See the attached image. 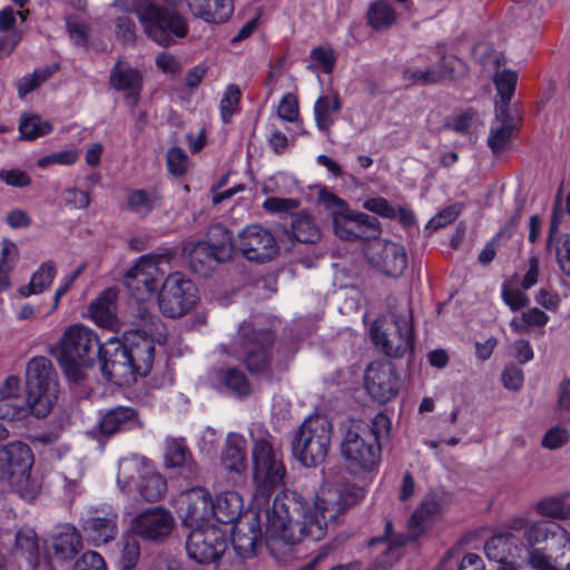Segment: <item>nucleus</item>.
Wrapping results in <instances>:
<instances>
[{
  "label": "nucleus",
  "mask_w": 570,
  "mask_h": 570,
  "mask_svg": "<svg viewBox=\"0 0 570 570\" xmlns=\"http://www.w3.org/2000/svg\"><path fill=\"white\" fill-rule=\"evenodd\" d=\"M136 13L147 35L161 46H170L173 36L184 38L187 35L185 19L173 10L147 3L137 8Z\"/></svg>",
  "instance_id": "9"
},
{
  "label": "nucleus",
  "mask_w": 570,
  "mask_h": 570,
  "mask_svg": "<svg viewBox=\"0 0 570 570\" xmlns=\"http://www.w3.org/2000/svg\"><path fill=\"white\" fill-rule=\"evenodd\" d=\"M73 570H106V564L99 553L88 551L76 561Z\"/></svg>",
  "instance_id": "63"
},
{
  "label": "nucleus",
  "mask_w": 570,
  "mask_h": 570,
  "mask_svg": "<svg viewBox=\"0 0 570 570\" xmlns=\"http://www.w3.org/2000/svg\"><path fill=\"white\" fill-rule=\"evenodd\" d=\"M82 548V539L79 531L72 525L63 527L62 531L55 538L53 550L61 559L75 557Z\"/></svg>",
  "instance_id": "42"
},
{
  "label": "nucleus",
  "mask_w": 570,
  "mask_h": 570,
  "mask_svg": "<svg viewBox=\"0 0 570 570\" xmlns=\"http://www.w3.org/2000/svg\"><path fill=\"white\" fill-rule=\"evenodd\" d=\"M448 503V495L443 490L431 491L413 512L409 520V531L415 540L426 528L430 519L440 513Z\"/></svg>",
  "instance_id": "25"
},
{
  "label": "nucleus",
  "mask_w": 570,
  "mask_h": 570,
  "mask_svg": "<svg viewBox=\"0 0 570 570\" xmlns=\"http://www.w3.org/2000/svg\"><path fill=\"white\" fill-rule=\"evenodd\" d=\"M242 92L235 85H229L219 104L222 120L227 124L230 121L233 115L238 111Z\"/></svg>",
  "instance_id": "53"
},
{
  "label": "nucleus",
  "mask_w": 570,
  "mask_h": 570,
  "mask_svg": "<svg viewBox=\"0 0 570 570\" xmlns=\"http://www.w3.org/2000/svg\"><path fill=\"white\" fill-rule=\"evenodd\" d=\"M159 308L168 317H179L196 303V288L181 273L169 274L158 295Z\"/></svg>",
  "instance_id": "10"
},
{
  "label": "nucleus",
  "mask_w": 570,
  "mask_h": 570,
  "mask_svg": "<svg viewBox=\"0 0 570 570\" xmlns=\"http://www.w3.org/2000/svg\"><path fill=\"white\" fill-rule=\"evenodd\" d=\"M518 539L510 532L492 535L484 544V553L489 560L498 566H513L509 559L518 552Z\"/></svg>",
  "instance_id": "35"
},
{
  "label": "nucleus",
  "mask_w": 570,
  "mask_h": 570,
  "mask_svg": "<svg viewBox=\"0 0 570 570\" xmlns=\"http://www.w3.org/2000/svg\"><path fill=\"white\" fill-rule=\"evenodd\" d=\"M517 80V73L510 70H503L494 75L493 81L501 98L497 106H504L505 110H509V104L513 96Z\"/></svg>",
  "instance_id": "50"
},
{
  "label": "nucleus",
  "mask_w": 570,
  "mask_h": 570,
  "mask_svg": "<svg viewBox=\"0 0 570 570\" xmlns=\"http://www.w3.org/2000/svg\"><path fill=\"white\" fill-rule=\"evenodd\" d=\"M502 299L513 312L527 307L530 303L523 292L518 288H510L507 284L502 286Z\"/></svg>",
  "instance_id": "59"
},
{
  "label": "nucleus",
  "mask_w": 570,
  "mask_h": 570,
  "mask_svg": "<svg viewBox=\"0 0 570 570\" xmlns=\"http://www.w3.org/2000/svg\"><path fill=\"white\" fill-rule=\"evenodd\" d=\"M434 68L441 69L442 80L445 78L455 79L465 73L464 62L455 56L442 57Z\"/></svg>",
  "instance_id": "55"
},
{
  "label": "nucleus",
  "mask_w": 570,
  "mask_h": 570,
  "mask_svg": "<svg viewBox=\"0 0 570 570\" xmlns=\"http://www.w3.org/2000/svg\"><path fill=\"white\" fill-rule=\"evenodd\" d=\"M159 318L154 315L145 302L131 306L130 328L121 327L124 335H154L159 326Z\"/></svg>",
  "instance_id": "38"
},
{
  "label": "nucleus",
  "mask_w": 570,
  "mask_h": 570,
  "mask_svg": "<svg viewBox=\"0 0 570 570\" xmlns=\"http://www.w3.org/2000/svg\"><path fill=\"white\" fill-rule=\"evenodd\" d=\"M425 56L410 60L403 69V79L412 86L434 85L442 80L441 69L428 66Z\"/></svg>",
  "instance_id": "36"
},
{
  "label": "nucleus",
  "mask_w": 570,
  "mask_h": 570,
  "mask_svg": "<svg viewBox=\"0 0 570 570\" xmlns=\"http://www.w3.org/2000/svg\"><path fill=\"white\" fill-rule=\"evenodd\" d=\"M178 512L185 527L200 528L212 517V497L202 487H195L181 493Z\"/></svg>",
  "instance_id": "20"
},
{
  "label": "nucleus",
  "mask_w": 570,
  "mask_h": 570,
  "mask_svg": "<svg viewBox=\"0 0 570 570\" xmlns=\"http://www.w3.org/2000/svg\"><path fill=\"white\" fill-rule=\"evenodd\" d=\"M117 297L118 293L115 288H107L90 303L88 311L90 317L97 325L119 333L121 332V327L125 326L120 324L116 315Z\"/></svg>",
  "instance_id": "24"
},
{
  "label": "nucleus",
  "mask_w": 570,
  "mask_h": 570,
  "mask_svg": "<svg viewBox=\"0 0 570 570\" xmlns=\"http://www.w3.org/2000/svg\"><path fill=\"white\" fill-rule=\"evenodd\" d=\"M27 393L31 400V414L47 416L58 397L57 375L47 357H33L26 368Z\"/></svg>",
  "instance_id": "5"
},
{
  "label": "nucleus",
  "mask_w": 570,
  "mask_h": 570,
  "mask_svg": "<svg viewBox=\"0 0 570 570\" xmlns=\"http://www.w3.org/2000/svg\"><path fill=\"white\" fill-rule=\"evenodd\" d=\"M81 521L82 531L95 546L112 541L118 533V513L112 509L95 510Z\"/></svg>",
  "instance_id": "22"
},
{
  "label": "nucleus",
  "mask_w": 570,
  "mask_h": 570,
  "mask_svg": "<svg viewBox=\"0 0 570 570\" xmlns=\"http://www.w3.org/2000/svg\"><path fill=\"white\" fill-rule=\"evenodd\" d=\"M171 254L142 256L125 275V285L137 298L144 301L157 289L164 272L159 268L160 262H169Z\"/></svg>",
  "instance_id": "12"
},
{
  "label": "nucleus",
  "mask_w": 570,
  "mask_h": 570,
  "mask_svg": "<svg viewBox=\"0 0 570 570\" xmlns=\"http://www.w3.org/2000/svg\"><path fill=\"white\" fill-rule=\"evenodd\" d=\"M164 460L167 469L180 468L189 473L195 472V464L184 439H167Z\"/></svg>",
  "instance_id": "39"
},
{
  "label": "nucleus",
  "mask_w": 570,
  "mask_h": 570,
  "mask_svg": "<svg viewBox=\"0 0 570 570\" xmlns=\"http://www.w3.org/2000/svg\"><path fill=\"white\" fill-rule=\"evenodd\" d=\"M277 115L281 119L294 122L298 117V102L293 94H286L277 107Z\"/></svg>",
  "instance_id": "60"
},
{
  "label": "nucleus",
  "mask_w": 570,
  "mask_h": 570,
  "mask_svg": "<svg viewBox=\"0 0 570 570\" xmlns=\"http://www.w3.org/2000/svg\"><path fill=\"white\" fill-rule=\"evenodd\" d=\"M207 245L215 249L220 259L229 261L234 245L228 229L220 223L213 224L207 232Z\"/></svg>",
  "instance_id": "45"
},
{
  "label": "nucleus",
  "mask_w": 570,
  "mask_h": 570,
  "mask_svg": "<svg viewBox=\"0 0 570 570\" xmlns=\"http://www.w3.org/2000/svg\"><path fill=\"white\" fill-rule=\"evenodd\" d=\"M340 451L347 470L360 473L376 466L381 446L376 444L373 435H365L360 425L352 424L343 435Z\"/></svg>",
  "instance_id": "8"
},
{
  "label": "nucleus",
  "mask_w": 570,
  "mask_h": 570,
  "mask_svg": "<svg viewBox=\"0 0 570 570\" xmlns=\"http://www.w3.org/2000/svg\"><path fill=\"white\" fill-rule=\"evenodd\" d=\"M396 18V12L390 0H374L370 3L366 12L367 23L375 31L390 29Z\"/></svg>",
  "instance_id": "40"
},
{
  "label": "nucleus",
  "mask_w": 570,
  "mask_h": 570,
  "mask_svg": "<svg viewBox=\"0 0 570 570\" xmlns=\"http://www.w3.org/2000/svg\"><path fill=\"white\" fill-rule=\"evenodd\" d=\"M78 157L79 153L77 149H66L39 158L37 165L40 168H46L53 164L69 166L76 163Z\"/></svg>",
  "instance_id": "56"
},
{
  "label": "nucleus",
  "mask_w": 570,
  "mask_h": 570,
  "mask_svg": "<svg viewBox=\"0 0 570 570\" xmlns=\"http://www.w3.org/2000/svg\"><path fill=\"white\" fill-rule=\"evenodd\" d=\"M561 552L554 557L547 554L540 549H532L528 554V563L534 570H570V535L561 529L558 539Z\"/></svg>",
  "instance_id": "26"
},
{
  "label": "nucleus",
  "mask_w": 570,
  "mask_h": 570,
  "mask_svg": "<svg viewBox=\"0 0 570 570\" xmlns=\"http://www.w3.org/2000/svg\"><path fill=\"white\" fill-rule=\"evenodd\" d=\"M110 85L118 91L126 92L127 99L136 104L141 89V76L138 70L125 62H117L110 70Z\"/></svg>",
  "instance_id": "29"
},
{
  "label": "nucleus",
  "mask_w": 570,
  "mask_h": 570,
  "mask_svg": "<svg viewBox=\"0 0 570 570\" xmlns=\"http://www.w3.org/2000/svg\"><path fill=\"white\" fill-rule=\"evenodd\" d=\"M371 337L387 356L402 357L414 344L410 316L390 313L377 318L372 325Z\"/></svg>",
  "instance_id": "6"
},
{
  "label": "nucleus",
  "mask_w": 570,
  "mask_h": 570,
  "mask_svg": "<svg viewBox=\"0 0 570 570\" xmlns=\"http://www.w3.org/2000/svg\"><path fill=\"white\" fill-rule=\"evenodd\" d=\"M557 261L562 273L570 277V235L564 234L559 239Z\"/></svg>",
  "instance_id": "64"
},
{
  "label": "nucleus",
  "mask_w": 570,
  "mask_h": 570,
  "mask_svg": "<svg viewBox=\"0 0 570 570\" xmlns=\"http://www.w3.org/2000/svg\"><path fill=\"white\" fill-rule=\"evenodd\" d=\"M57 66H48L36 69L32 73L23 76L17 82L18 97L23 99L28 94L35 91L41 83L47 81L56 71Z\"/></svg>",
  "instance_id": "48"
},
{
  "label": "nucleus",
  "mask_w": 570,
  "mask_h": 570,
  "mask_svg": "<svg viewBox=\"0 0 570 570\" xmlns=\"http://www.w3.org/2000/svg\"><path fill=\"white\" fill-rule=\"evenodd\" d=\"M219 382L238 397L248 396L250 393V384L246 375L236 367L222 371Z\"/></svg>",
  "instance_id": "49"
},
{
  "label": "nucleus",
  "mask_w": 570,
  "mask_h": 570,
  "mask_svg": "<svg viewBox=\"0 0 570 570\" xmlns=\"http://www.w3.org/2000/svg\"><path fill=\"white\" fill-rule=\"evenodd\" d=\"M66 26L73 43L80 47H86L89 38L88 26L83 21L73 17L67 18Z\"/></svg>",
  "instance_id": "58"
},
{
  "label": "nucleus",
  "mask_w": 570,
  "mask_h": 570,
  "mask_svg": "<svg viewBox=\"0 0 570 570\" xmlns=\"http://www.w3.org/2000/svg\"><path fill=\"white\" fill-rule=\"evenodd\" d=\"M237 246L243 256L252 262H268L278 252L274 235L262 225H249L239 232Z\"/></svg>",
  "instance_id": "16"
},
{
  "label": "nucleus",
  "mask_w": 570,
  "mask_h": 570,
  "mask_svg": "<svg viewBox=\"0 0 570 570\" xmlns=\"http://www.w3.org/2000/svg\"><path fill=\"white\" fill-rule=\"evenodd\" d=\"M31 413V400L21 393L20 381L9 376L0 387V419L7 421L22 420Z\"/></svg>",
  "instance_id": "21"
},
{
  "label": "nucleus",
  "mask_w": 570,
  "mask_h": 570,
  "mask_svg": "<svg viewBox=\"0 0 570 570\" xmlns=\"http://www.w3.org/2000/svg\"><path fill=\"white\" fill-rule=\"evenodd\" d=\"M128 209L138 216L146 217L154 209L160 207V198L156 193L136 189L127 197Z\"/></svg>",
  "instance_id": "46"
},
{
  "label": "nucleus",
  "mask_w": 570,
  "mask_h": 570,
  "mask_svg": "<svg viewBox=\"0 0 570 570\" xmlns=\"http://www.w3.org/2000/svg\"><path fill=\"white\" fill-rule=\"evenodd\" d=\"M21 139L35 140L52 131V125L38 115H23L19 121Z\"/></svg>",
  "instance_id": "47"
},
{
  "label": "nucleus",
  "mask_w": 570,
  "mask_h": 570,
  "mask_svg": "<svg viewBox=\"0 0 570 570\" xmlns=\"http://www.w3.org/2000/svg\"><path fill=\"white\" fill-rule=\"evenodd\" d=\"M226 262V259H220L215 249L205 242L194 244L189 250L190 269L203 277L209 276L219 264Z\"/></svg>",
  "instance_id": "37"
},
{
  "label": "nucleus",
  "mask_w": 570,
  "mask_h": 570,
  "mask_svg": "<svg viewBox=\"0 0 570 570\" xmlns=\"http://www.w3.org/2000/svg\"><path fill=\"white\" fill-rule=\"evenodd\" d=\"M331 434L332 424L326 416H308L294 435L293 455L306 468L321 464L327 455Z\"/></svg>",
  "instance_id": "4"
},
{
  "label": "nucleus",
  "mask_w": 570,
  "mask_h": 570,
  "mask_svg": "<svg viewBox=\"0 0 570 570\" xmlns=\"http://www.w3.org/2000/svg\"><path fill=\"white\" fill-rule=\"evenodd\" d=\"M137 426H140L138 413L130 406L120 405L112 407L99 421V431L106 436H111Z\"/></svg>",
  "instance_id": "28"
},
{
  "label": "nucleus",
  "mask_w": 570,
  "mask_h": 570,
  "mask_svg": "<svg viewBox=\"0 0 570 570\" xmlns=\"http://www.w3.org/2000/svg\"><path fill=\"white\" fill-rule=\"evenodd\" d=\"M191 13L210 23H224L234 12L233 0H186Z\"/></svg>",
  "instance_id": "30"
},
{
  "label": "nucleus",
  "mask_w": 570,
  "mask_h": 570,
  "mask_svg": "<svg viewBox=\"0 0 570 570\" xmlns=\"http://www.w3.org/2000/svg\"><path fill=\"white\" fill-rule=\"evenodd\" d=\"M239 335L245 348L246 368L253 374L265 372L269 365L268 350L273 344L272 333L266 330L256 331L252 324L244 323L239 327Z\"/></svg>",
  "instance_id": "15"
},
{
  "label": "nucleus",
  "mask_w": 570,
  "mask_h": 570,
  "mask_svg": "<svg viewBox=\"0 0 570 570\" xmlns=\"http://www.w3.org/2000/svg\"><path fill=\"white\" fill-rule=\"evenodd\" d=\"M97 334L81 325H70L60 340L58 361L68 376L80 379V367H90L98 360L101 346Z\"/></svg>",
  "instance_id": "3"
},
{
  "label": "nucleus",
  "mask_w": 570,
  "mask_h": 570,
  "mask_svg": "<svg viewBox=\"0 0 570 570\" xmlns=\"http://www.w3.org/2000/svg\"><path fill=\"white\" fill-rule=\"evenodd\" d=\"M129 348V357L134 374L146 376L154 362V342L151 335H124Z\"/></svg>",
  "instance_id": "27"
},
{
  "label": "nucleus",
  "mask_w": 570,
  "mask_h": 570,
  "mask_svg": "<svg viewBox=\"0 0 570 570\" xmlns=\"http://www.w3.org/2000/svg\"><path fill=\"white\" fill-rule=\"evenodd\" d=\"M401 384V379L391 361L372 362L365 370V390L380 403L393 400L399 394Z\"/></svg>",
  "instance_id": "13"
},
{
  "label": "nucleus",
  "mask_w": 570,
  "mask_h": 570,
  "mask_svg": "<svg viewBox=\"0 0 570 570\" xmlns=\"http://www.w3.org/2000/svg\"><path fill=\"white\" fill-rule=\"evenodd\" d=\"M342 109L341 97L337 91H330L321 95L314 105V118L317 129L327 138L331 136V128L335 122L336 115Z\"/></svg>",
  "instance_id": "31"
},
{
  "label": "nucleus",
  "mask_w": 570,
  "mask_h": 570,
  "mask_svg": "<svg viewBox=\"0 0 570 570\" xmlns=\"http://www.w3.org/2000/svg\"><path fill=\"white\" fill-rule=\"evenodd\" d=\"M354 501L347 488L325 484L316 493L312 512L301 494L282 491L266 511L267 531L288 544H296L305 538L318 541L325 537L327 527L335 524L338 515Z\"/></svg>",
  "instance_id": "1"
},
{
  "label": "nucleus",
  "mask_w": 570,
  "mask_h": 570,
  "mask_svg": "<svg viewBox=\"0 0 570 570\" xmlns=\"http://www.w3.org/2000/svg\"><path fill=\"white\" fill-rule=\"evenodd\" d=\"M311 58L316 62L323 72L330 73L333 71L335 66L334 51L328 47H316L311 52Z\"/></svg>",
  "instance_id": "61"
},
{
  "label": "nucleus",
  "mask_w": 570,
  "mask_h": 570,
  "mask_svg": "<svg viewBox=\"0 0 570 570\" xmlns=\"http://www.w3.org/2000/svg\"><path fill=\"white\" fill-rule=\"evenodd\" d=\"M33 463L30 448L20 441L0 446V480L26 473Z\"/></svg>",
  "instance_id": "23"
},
{
  "label": "nucleus",
  "mask_w": 570,
  "mask_h": 570,
  "mask_svg": "<svg viewBox=\"0 0 570 570\" xmlns=\"http://www.w3.org/2000/svg\"><path fill=\"white\" fill-rule=\"evenodd\" d=\"M244 510L240 494L235 491H225L212 500V517L219 523L232 524L238 521Z\"/></svg>",
  "instance_id": "33"
},
{
  "label": "nucleus",
  "mask_w": 570,
  "mask_h": 570,
  "mask_svg": "<svg viewBox=\"0 0 570 570\" xmlns=\"http://www.w3.org/2000/svg\"><path fill=\"white\" fill-rule=\"evenodd\" d=\"M225 533L214 525L195 528L187 537L188 557L199 564H216L227 550Z\"/></svg>",
  "instance_id": "11"
},
{
  "label": "nucleus",
  "mask_w": 570,
  "mask_h": 570,
  "mask_svg": "<svg viewBox=\"0 0 570 570\" xmlns=\"http://www.w3.org/2000/svg\"><path fill=\"white\" fill-rule=\"evenodd\" d=\"M567 495H553L539 500L534 510L538 514L544 518L554 520H569L570 519V503L566 500Z\"/></svg>",
  "instance_id": "44"
},
{
  "label": "nucleus",
  "mask_w": 570,
  "mask_h": 570,
  "mask_svg": "<svg viewBox=\"0 0 570 570\" xmlns=\"http://www.w3.org/2000/svg\"><path fill=\"white\" fill-rule=\"evenodd\" d=\"M288 236L299 243L316 244L321 237V230L313 218L306 213L296 214L291 224Z\"/></svg>",
  "instance_id": "41"
},
{
  "label": "nucleus",
  "mask_w": 570,
  "mask_h": 570,
  "mask_svg": "<svg viewBox=\"0 0 570 570\" xmlns=\"http://www.w3.org/2000/svg\"><path fill=\"white\" fill-rule=\"evenodd\" d=\"M333 229L336 236L345 240L370 237L379 230V220L365 213L334 210L332 214Z\"/></svg>",
  "instance_id": "19"
},
{
  "label": "nucleus",
  "mask_w": 570,
  "mask_h": 570,
  "mask_svg": "<svg viewBox=\"0 0 570 570\" xmlns=\"http://www.w3.org/2000/svg\"><path fill=\"white\" fill-rule=\"evenodd\" d=\"M117 483L126 493H129L135 484L139 497L147 502L160 500L167 489L166 480L153 466L137 459L119 461Z\"/></svg>",
  "instance_id": "7"
},
{
  "label": "nucleus",
  "mask_w": 570,
  "mask_h": 570,
  "mask_svg": "<svg viewBox=\"0 0 570 570\" xmlns=\"http://www.w3.org/2000/svg\"><path fill=\"white\" fill-rule=\"evenodd\" d=\"M17 549L33 554L38 551V538L30 528L20 529L16 534Z\"/></svg>",
  "instance_id": "62"
},
{
  "label": "nucleus",
  "mask_w": 570,
  "mask_h": 570,
  "mask_svg": "<svg viewBox=\"0 0 570 570\" xmlns=\"http://www.w3.org/2000/svg\"><path fill=\"white\" fill-rule=\"evenodd\" d=\"M367 262L382 274L399 277L407 266L405 248L397 243L375 238L365 248Z\"/></svg>",
  "instance_id": "14"
},
{
  "label": "nucleus",
  "mask_w": 570,
  "mask_h": 570,
  "mask_svg": "<svg viewBox=\"0 0 570 570\" xmlns=\"http://www.w3.org/2000/svg\"><path fill=\"white\" fill-rule=\"evenodd\" d=\"M140 557V547L134 535H125L121 540L120 567L121 570H136Z\"/></svg>",
  "instance_id": "52"
},
{
  "label": "nucleus",
  "mask_w": 570,
  "mask_h": 570,
  "mask_svg": "<svg viewBox=\"0 0 570 570\" xmlns=\"http://www.w3.org/2000/svg\"><path fill=\"white\" fill-rule=\"evenodd\" d=\"M514 131L513 118L504 106L495 107V118L491 125L488 146L493 154L504 150Z\"/></svg>",
  "instance_id": "32"
},
{
  "label": "nucleus",
  "mask_w": 570,
  "mask_h": 570,
  "mask_svg": "<svg viewBox=\"0 0 570 570\" xmlns=\"http://www.w3.org/2000/svg\"><path fill=\"white\" fill-rule=\"evenodd\" d=\"M188 166L187 154L179 147H173L167 153V167L171 175L181 176Z\"/></svg>",
  "instance_id": "57"
},
{
  "label": "nucleus",
  "mask_w": 570,
  "mask_h": 570,
  "mask_svg": "<svg viewBox=\"0 0 570 570\" xmlns=\"http://www.w3.org/2000/svg\"><path fill=\"white\" fill-rule=\"evenodd\" d=\"M222 464L229 472L240 474L247 468L246 440L242 434L229 433L222 451Z\"/></svg>",
  "instance_id": "34"
},
{
  "label": "nucleus",
  "mask_w": 570,
  "mask_h": 570,
  "mask_svg": "<svg viewBox=\"0 0 570 570\" xmlns=\"http://www.w3.org/2000/svg\"><path fill=\"white\" fill-rule=\"evenodd\" d=\"M249 435L253 442L252 460L256 495L265 500L273 489L282 483L285 468L279 459L275 438L263 424L252 423Z\"/></svg>",
  "instance_id": "2"
},
{
  "label": "nucleus",
  "mask_w": 570,
  "mask_h": 570,
  "mask_svg": "<svg viewBox=\"0 0 570 570\" xmlns=\"http://www.w3.org/2000/svg\"><path fill=\"white\" fill-rule=\"evenodd\" d=\"M553 523L546 520L531 521L525 532L523 533V539L529 547L542 543L548 540L550 534H553ZM556 528L559 530L562 529L559 525H556Z\"/></svg>",
  "instance_id": "51"
},
{
  "label": "nucleus",
  "mask_w": 570,
  "mask_h": 570,
  "mask_svg": "<svg viewBox=\"0 0 570 570\" xmlns=\"http://www.w3.org/2000/svg\"><path fill=\"white\" fill-rule=\"evenodd\" d=\"M174 527L173 514L160 507L149 508L131 521L132 533L151 542L165 541L171 534Z\"/></svg>",
  "instance_id": "17"
},
{
  "label": "nucleus",
  "mask_w": 570,
  "mask_h": 570,
  "mask_svg": "<svg viewBox=\"0 0 570 570\" xmlns=\"http://www.w3.org/2000/svg\"><path fill=\"white\" fill-rule=\"evenodd\" d=\"M98 360L101 372L108 381H120L135 375L128 344L122 343L117 336L109 337L102 344Z\"/></svg>",
  "instance_id": "18"
},
{
  "label": "nucleus",
  "mask_w": 570,
  "mask_h": 570,
  "mask_svg": "<svg viewBox=\"0 0 570 570\" xmlns=\"http://www.w3.org/2000/svg\"><path fill=\"white\" fill-rule=\"evenodd\" d=\"M56 273L57 271L53 262L48 261L42 263L40 267L32 274L29 284L19 288L20 295L27 297L33 294L42 293L51 285Z\"/></svg>",
  "instance_id": "43"
},
{
  "label": "nucleus",
  "mask_w": 570,
  "mask_h": 570,
  "mask_svg": "<svg viewBox=\"0 0 570 570\" xmlns=\"http://www.w3.org/2000/svg\"><path fill=\"white\" fill-rule=\"evenodd\" d=\"M249 530L250 535L235 532L233 537L234 548L242 558H248L255 553L258 530L254 524L250 525Z\"/></svg>",
  "instance_id": "54"
}]
</instances>
